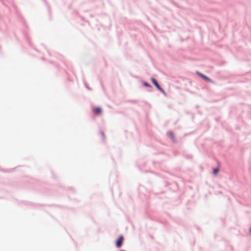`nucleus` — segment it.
<instances>
[{
  "label": "nucleus",
  "mask_w": 251,
  "mask_h": 251,
  "mask_svg": "<svg viewBox=\"0 0 251 251\" xmlns=\"http://www.w3.org/2000/svg\"><path fill=\"white\" fill-rule=\"evenodd\" d=\"M151 80L152 82L155 85V86L156 87V88L159 90H160L163 93H165L163 89L162 88H161V87L160 86V85H159V84L158 83V82H157V81L155 79H154L153 78H151Z\"/></svg>",
  "instance_id": "nucleus-1"
},
{
  "label": "nucleus",
  "mask_w": 251,
  "mask_h": 251,
  "mask_svg": "<svg viewBox=\"0 0 251 251\" xmlns=\"http://www.w3.org/2000/svg\"><path fill=\"white\" fill-rule=\"evenodd\" d=\"M93 112L96 115H99L101 113L102 110L100 107H94L92 108Z\"/></svg>",
  "instance_id": "nucleus-2"
},
{
  "label": "nucleus",
  "mask_w": 251,
  "mask_h": 251,
  "mask_svg": "<svg viewBox=\"0 0 251 251\" xmlns=\"http://www.w3.org/2000/svg\"><path fill=\"white\" fill-rule=\"evenodd\" d=\"M123 240L124 238L123 236H120L119 237L118 239L117 240L116 243V245L117 248H120L121 247L123 244Z\"/></svg>",
  "instance_id": "nucleus-3"
},
{
  "label": "nucleus",
  "mask_w": 251,
  "mask_h": 251,
  "mask_svg": "<svg viewBox=\"0 0 251 251\" xmlns=\"http://www.w3.org/2000/svg\"><path fill=\"white\" fill-rule=\"evenodd\" d=\"M199 75L201 76V77H202L203 79H204L205 80L208 81L211 83H213V81L211 80L209 78H208L207 76H205V75H203L202 74L198 73Z\"/></svg>",
  "instance_id": "nucleus-4"
},
{
  "label": "nucleus",
  "mask_w": 251,
  "mask_h": 251,
  "mask_svg": "<svg viewBox=\"0 0 251 251\" xmlns=\"http://www.w3.org/2000/svg\"><path fill=\"white\" fill-rule=\"evenodd\" d=\"M219 171V169H218V168H215V169L213 170V174H214V175H217V174L218 173Z\"/></svg>",
  "instance_id": "nucleus-5"
},
{
  "label": "nucleus",
  "mask_w": 251,
  "mask_h": 251,
  "mask_svg": "<svg viewBox=\"0 0 251 251\" xmlns=\"http://www.w3.org/2000/svg\"><path fill=\"white\" fill-rule=\"evenodd\" d=\"M169 137L172 139V140H174L175 139V136H174V134L172 133V132H169Z\"/></svg>",
  "instance_id": "nucleus-6"
},
{
  "label": "nucleus",
  "mask_w": 251,
  "mask_h": 251,
  "mask_svg": "<svg viewBox=\"0 0 251 251\" xmlns=\"http://www.w3.org/2000/svg\"><path fill=\"white\" fill-rule=\"evenodd\" d=\"M144 85L146 87H151V85L148 83L147 82H144Z\"/></svg>",
  "instance_id": "nucleus-7"
},
{
  "label": "nucleus",
  "mask_w": 251,
  "mask_h": 251,
  "mask_svg": "<svg viewBox=\"0 0 251 251\" xmlns=\"http://www.w3.org/2000/svg\"><path fill=\"white\" fill-rule=\"evenodd\" d=\"M250 232L251 233V228L250 229Z\"/></svg>",
  "instance_id": "nucleus-8"
}]
</instances>
